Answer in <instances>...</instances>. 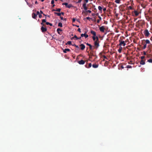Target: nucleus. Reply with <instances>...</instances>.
I'll use <instances>...</instances> for the list:
<instances>
[{
  "mask_svg": "<svg viewBox=\"0 0 152 152\" xmlns=\"http://www.w3.org/2000/svg\"><path fill=\"white\" fill-rule=\"evenodd\" d=\"M99 38L96 36V40L94 42V46H93L94 48L96 49L98 48L99 46Z\"/></svg>",
  "mask_w": 152,
  "mask_h": 152,
  "instance_id": "nucleus-1",
  "label": "nucleus"
},
{
  "mask_svg": "<svg viewBox=\"0 0 152 152\" xmlns=\"http://www.w3.org/2000/svg\"><path fill=\"white\" fill-rule=\"evenodd\" d=\"M134 11L132 12V15L133 16H137L139 15V12L135 9H134Z\"/></svg>",
  "mask_w": 152,
  "mask_h": 152,
  "instance_id": "nucleus-2",
  "label": "nucleus"
},
{
  "mask_svg": "<svg viewBox=\"0 0 152 152\" xmlns=\"http://www.w3.org/2000/svg\"><path fill=\"white\" fill-rule=\"evenodd\" d=\"M46 22V24L47 25H50V26H52L53 25L52 23H50L48 22H46V19H44L42 20V22L41 23V24L43 26H45V25L44 24V23Z\"/></svg>",
  "mask_w": 152,
  "mask_h": 152,
  "instance_id": "nucleus-3",
  "label": "nucleus"
},
{
  "mask_svg": "<svg viewBox=\"0 0 152 152\" xmlns=\"http://www.w3.org/2000/svg\"><path fill=\"white\" fill-rule=\"evenodd\" d=\"M143 33L145 36L146 37H148L149 36L150 34L148 31V30L147 29H145L143 32Z\"/></svg>",
  "mask_w": 152,
  "mask_h": 152,
  "instance_id": "nucleus-4",
  "label": "nucleus"
},
{
  "mask_svg": "<svg viewBox=\"0 0 152 152\" xmlns=\"http://www.w3.org/2000/svg\"><path fill=\"white\" fill-rule=\"evenodd\" d=\"M62 5H65L66 7L69 8H70L72 7H73V6L71 4H68L67 3H63L62 4Z\"/></svg>",
  "mask_w": 152,
  "mask_h": 152,
  "instance_id": "nucleus-5",
  "label": "nucleus"
},
{
  "mask_svg": "<svg viewBox=\"0 0 152 152\" xmlns=\"http://www.w3.org/2000/svg\"><path fill=\"white\" fill-rule=\"evenodd\" d=\"M119 42H120V43L119 45H123V46H125L126 45V43H125V42L124 41H122L121 40H119Z\"/></svg>",
  "mask_w": 152,
  "mask_h": 152,
  "instance_id": "nucleus-6",
  "label": "nucleus"
},
{
  "mask_svg": "<svg viewBox=\"0 0 152 152\" xmlns=\"http://www.w3.org/2000/svg\"><path fill=\"white\" fill-rule=\"evenodd\" d=\"M105 29V28H104V26H102L99 27V30L101 32H104Z\"/></svg>",
  "mask_w": 152,
  "mask_h": 152,
  "instance_id": "nucleus-7",
  "label": "nucleus"
},
{
  "mask_svg": "<svg viewBox=\"0 0 152 152\" xmlns=\"http://www.w3.org/2000/svg\"><path fill=\"white\" fill-rule=\"evenodd\" d=\"M41 29L43 32L46 31L47 30V29L46 28L44 27L43 26H42L41 27Z\"/></svg>",
  "mask_w": 152,
  "mask_h": 152,
  "instance_id": "nucleus-8",
  "label": "nucleus"
},
{
  "mask_svg": "<svg viewBox=\"0 0 152 152\" xmlns=\"http://www.w3.org/2000/svg\"><path fill=\"white\" fill-rule=\"evenodd\" d=\"M80 46L81 47L80 49L82 50H83L85 48V46L83 44H81Z\"/></svg>",
  "mask_w": 152,
  "mask_h": 152,
  "instance_id": "nucleus-9",
  "label": "nucleus"
},
{
  "mask_svg": "<svg viewBox=\"0 0 152 152\" xmlns=\"http://www.w3.org/2000/svg\"><path fill=\"white\" fill-rule=\"evenodd\" d=\"M81 36L82 37H84L86 38H87L88 37V35L86 34V33H85V34H81Z\"/></svg>",
  "mask_w": 152,
  "mask_h": 152,
  "instance_id": "nucleus-10",
  "label": "nucleus"
},
{
  "mask_svg": "<svg viewBox=\"0 0 152 152\" xmlns=\"http://www.w3.org/2000/svg\"><path fill=\"white\" fill-rule=\"evenodd\" d=\"M78 63L80 64H83L85 63V61L83 60H81L78 61Z\"/></svg>",
  "mask_w": 152,
  "mask_h": 152,
  "instance_id": "nucleus-11",
  "label": "nucleus"
},
{
  "mask_svg": "<svg viewBox=\"0 0 152 152\" xmlns=\"http://www.w3.org/2000/svg\"><path fill=\"white\" fill-rule=\"evenodd\" d=\"M127 10H134V7L132 6L127 7Z\"/></svg>",
  "mask_w": 152,
  "mask_h": 152,
  "instance_id": "nucleus-12",
  "label": "nucleus"
},
{
  "mask_svg": "<svg viewBox=\"0 0 152 152\" xmlns=\"http://www.w3.org/2000/svg\"><path fill=\"white\" fill-rule=\"evenodd\" d=\"M83 7L84 9L85 10H87V7L86 6V3H84L83 5Z\"/></svg>",
  "mask_w": 152,
  "mask_h": 152,
  "instance_id": "nucleus-13",
  "label": "nucleus"
},
{
  "mask_svg": "<svg viewBox=\"0 0 152 152\" xmlns=\"http://www.w3.org/2000/svg\"><path fill=\"white\" fill-rule=\"evenodd\" d=\"M140 64L141 65H144L145 64V60H141L140 62Z\"/></svg>",
  "mask_w": 152,
  "mask_h": 152,
  "instance_id": "nucleus-14",
  "label": "nucleus"
},
{
  "mask_svg": "<svg viewBox=\"0 0 152 152\" xmlns=\"http://www.w3.org/2000/svg\"><path fill=\"white\" fill-rule=\"evenodd\" d=\"M99 64H93L92 65V66L94 68H96L98 67Z\"/></svg>",
  "mask_w": 152,
  "mask_h": 152,
  "instance_id": "nucleus-15",
  "label": "nucleus"
},
{
  "mask_svg": "<svg viewBox=\"0 0 152 152\" xmlns=\"http://www.w3.org/2000/svg\"><path fill=\"white\" fill-rule=\"evenodd\" d=\"M91 33L94 36H96V33L94 31L91 30Z\"/></svg>",
  "mask_w": 152,
  "mask_h": 152,
  "instance_id": "nucleus-16",
  "label": "nucleus"
},
{
  "mask_svg": "<svg viewBox=\"0 0 152 152\" xmlns=\"http://www.w3.org/2000/svg\"><path fill=\"white\" fill-rule=\"evenodd\" d=\"M37 16V15H36L34 13H33L32 14V17L34 19H36Z\"/></svg>",
  "mask_w": 152,
  "mask_h": 152,
  "instance_id": "nucleus-17",
  "label": "nucleus"
},
{
  "mask_svg": "<svg viewBox=\"0 0 152 152\" xmlns=\"http://www.w3.org/2000/svg\"><path fill=\"white\" fill-rule=\"evenodd\" d=\"M70 51V50L69 49H65L63 50V52L65 53H66L67 52H69Z\"/></svg>",
  "mask_w": 152,
  "mask_h": 152,
  "instance_id": "nucleus-18",
  "label": "nucleus"
},
{
  "mask_svg": "<svg viewBox=\"0 0 152 152\" xmlns=\"http://www.w3.org/2000/svg\"><path fill=\"white\" fill-rule=\"evenodd\" d=\"M98 17L99 18V19L97 20V23H99L100 21L102 20V19L101 17L99 15L98 16Z\"/></svg>",
  "mask_w": 152,
  "mask_h": 152,
  "instance_id": "nucleus-19",
  "label": "nucleus"
},
{
  "mask_svg": "<svg viewBox=\"0 0 152 152\" xmlns=\"http://www.w3.org/2000/svg\"><path fill=\"white\" fill-rule=\"evenodd\" d=\"M62 31V30L60 28H58L57 30V31L58 32V33L59 34H61L60 33V31L61 32Z\"/></svg>",
  "mask_w": 152,
  "mask_h": 152,
  "instance_id": "nucleus-20",
  "label": "nucleus"
},
{
  "mask_svg": "<svg viewBox=\"0 0 152 152\" xmlns=\"http://www.w3.org/2000/svg\"><path fill=\"white\" fill-rule=\"evenodd\" d=\"M122 49V47H121L120 46L119 47V49L118 50V51L119 53H121Z\"/></svg>",
  "mask_w": 152,
  "mask_h": 152,
  "instance_id": "nucleus-21",
  "label": "nucleus"
},
{
  "mask_svg": "<svg viewBox=\"0 0 152 152\" xmlns=\"http://www.w3.org/2000/svg\"><path fill=\"white\" fill-rule=\"evenodd\" d=\"M91 66H92L91 63H90L89 64L88 66H87L86 65H85V66L86 68H90V67H91Z\"/></svg>",
  "mask_w": 152,
  "mask_h": 152,
  "instance_id": "nucleus-22",
  "label": "nucleus"
},
{
  "mask_svg": "<svg viewBox=\"0 0 152 152\" xmlns=\"http://www.w3.org/2000/svg\"><path fill=\"white\" fill-rule=\"evenodd\" d=\"M58 26L60 27H62L63 26L62 23L61 22L59 23H58Z\"/></svg>",
  "mask_w": 152,
  "mask_h": 152,
  "instance_id": "nucleus-23",
  "label": "nucleus"
},
{
  "mask_svg": "<svg viewBox=\"0 0 152 152\" xmlns=\"http://www.w3.org/2000/svg\"><path fill=\"white\" fill-rule=\"evenodd\" d=\"M54 14L56 15H57L58 16H60L61 15L60 13L55 12Z\"/></svg>",
  "mask_w": 152,
  "mask_h": 152,
  "instance_id": "nucleus-24",
  "label": "nucleus"
},
{
  "mask_svg": "<svg viewBox=\"0 0 152 152\" xmlns=\"http://www.w3.org/2000/svg\"><path fill=\"white\" fill-rule=\"evenodd\" d=\"M75 38V39L77 40V37L76 36V35H75L74 37H72V38H71V39H74Z\"/></svg>",
  "mask_w": 152,
  "mask_h": 152,
  "instance_id": "nucleus-25",
  "label": "nucleus"
},
{
  "mask_svg": "<svg viewBox=\"0 0 152 152\" xmlns=\"http://www.w3.org/2000/svg\"><path fill=\"white\" fill-rule=\"evenodd\" d=\"M89 47L90 49L91 50H93L94 49V48L93 46H92L91 45L89 46Z\"/></svg>",
  "mask_w": 152,
  "mask_h": 152,
  "instance_id": "nucleus-26",
  "label": "nucleus"
},
{
  "mask_svg": "<svg viewBox=\"0 0 152 152\" xmlns=\"http://www.w3.org/2000/svg\"><path fill=\"white\" fill-rule=\"evenodd\" d=\"M56 11H57L58 12H60L61 10V9L60 8H56L55 10Z\"/></svg>",
  "mask_w": 152,
  "mask_h": 152,
  "instance_id": "nucleus-27",
  "label": "nucleus"
},
{
  "mask_svg": "<svg viewBox=\"0 0 152 152\" xmlns=\"http://www.w3.org/2000/svg\"><path fill=\"white\" fill-rule=\"evenodd\" d=\"M115 2L117 4H119L120 3V0H115Z\"/></svg>",
  "mask_w": 152,
  "mask_h": 152,
  "instance_id": "nucleus-28",
  "label": "nucleus"
},
{
  "mask_svg": "<svg viewBox=\"0 0 152 152\" xmlns=\"http://www.w3.org/2000/svg\"><path fill=\"white\" fill-rule=\"evenodd\" d=\"M145 42H146V44H149V43H150V41L149 40L146 39L145 40Z\"/></svg>",
  "mask_w": 152,
  "mask_h": 152,
  "instance_id": "nucleus-29",
  "label": "nucleus"
},
{
  "mask_svg": "<svg viewBox=\"0 0 152 152\" xmlns=\"http://www.w3.org/2000/svg\"><path fill=\"white\" fill-rule=\"evenodd\" d=\"M98 9L101 12H102V8L100 6H99L98 7Z\"/></svg>",
  "mask_w": 152,
  "mask_h": 152,
  "instance_id": "nucleus-30",
  "label": "nucleus"
},
{
  "mask_svg": "<svg viewBox=\"0 0 152 152\" xmlns=\"http://www.w3.org/2000/svg\"><path fill=\"white\" fill-rule=\"evenodd\" d=\"M66 44H68V45H71L72 44V42L71 41H68L67 43Z\"/></svg>",
  "mask_w": 152,
  "mask_h": 152,
  "instance_id": "nucleus-31",
  "label": "nucleus"
},
{
  "mask_svg": "<svg viewBox=\"0 0 152 152\" xmlns=\"http://www.w3.org/2000/svg\"><path fill=\"white\" fill-rule=\"evenodd\" d=\"M149 63H152V59L150 58L147 61Z\"/></svg>",
  "mask_w": 152,
  "mask_h": 152,
  "instance_id": "nucleus-32",
  "label": "nucleus"
},
{
  "mask_svg": "<svg viewBox=\"0 0 152 152\" xmlns=\"http://www.w3.org/2000/svg\"><path fill=\"white\" fill-rule=\"evenodd\" d=\"M146 47H147V45H146V44H145L144 45L142 48H143V49H144L146 48Z\"/></svg>",
  "mask_w": 152,
  "mask_h": 152,
  "instance_id": "nucleus-33",
  "label": "nucleus"
},
{
  "mask_svg": "<svg viewBox=\"0 0 152 152\" xmlns=\"http://www.w3.org/2000/svg\"><path fill=\"white\" fill-rule=\"evenodd\" d=\"M94 36L92 38L93 39V40L95 41H96V37Z\"/></svg>",
  "mask_w": 152,
  "mask_h": 152,
  "instance_id": "nucleus-34",
  "label": "nucleus"
},
{
  "mask_svg": "<svg viewBox=\"0 0 152 152\" xmlns=\"http://www.w3.org/2000/svg\"><path fill=\"white\" fill-rule=\"evenodd\" d=\"M86 18L87 19V20H91L92 19V18H90V17H86Z\"/></svg>",
  "mask_w": 152,
  "mask_h": 152,
  "instance_id": "nucleus-35",
  "label": "nucleus"
},
{
  "mask_svg": "<svg viewBox=\"0 0 152 152\" xmlns=\"http://www.w3.org/2000/svg\"><path fill=\"white\" fill-rule=\"evenodd\" d=\"M127 67L128 68H130L132 67V66L130 65H128L127 66Z\"/></svg>",
  "mask_w": 152,
  "mask_h": 152,
  "instance_id": "nucleus-36",
  "label": "nucleus"
},
{
  "mask_svg": "<svg viewBox=\"0 0 152 152\" xmlns=\"http://www.w3.org/2000/svg\"><path fill=\"white\" fill-rule=\"evenodd\" d=\"M145 58V56H142L141 57V58L142 60H143Z\"/></svg>",
  "mask_w": 152,
  "mask_h": 152,
  "instance_id": "nucleus-37",
  "label": "nucleus"
},
{
  "mask_svg": "<svg viewBox=\"0 0 152 152\" xmlns=\"http://www.w3.org/2000/svg\"><path fill=\"white\" fill-rule=\"evenodd\" d=\"M54 0H52L51 1V4H53L54 3Z\"/></svg>",
  "mask_w": 152,
  "mask_h": 152,
  "instance_id": "nucleus-38",
  "label": "nucleus"
},
{
  "mask_svg": "<svg viewBox=\"0 0 152 152\" xmlns=\"http://www.w3.org/2000/svg\"><path fill=\"white\" fill-rule=\"evenodd\" d=\"M103 58H105V59H107V60L108 59H107V57H106V56H105V55H104V56H103Z\"/></svg>",
  "mask_w": 152,
  "mask_h": 152,
  "instance_id": "nucleus-39",
  "label": "nucleus"
},
{
  "mask_svg": "<svg viewBox=\"0 0 152 152\" xmlns=\"http://www.w3.org/2000/svg\"><path fill=\"white\" fill-rule=\"evenodd\" d=\"M75 18H72V22H74L75 21Z\"/></svg>",
  "mask_w": 152,
  "mask_h": 152,
  "instance_id": "nucleus-40",
  "label": "nucleus"
},
{
  "mask_svg": "<svg viewBox=\"0 0 152 152\" xmlns=\"http://www.w3.org/2000/svg\"><path fill=\"white\" fill-rule=\"evenodd\" d=\"M86 11V12H88L89 13H91V11L90 10H87Z\"/></svg>",
  "mask_w": 152,
  "mask_h": 152,
  "instance_id": "nucleus-41",
  "label": "nucleus"
},
{
  "mask_svg": "<svg viewBox=\"0 0 152 152\" xmlns=\"http://www.w3.org/2000/svg\"><path fill=\"white\" fill-rule=\"evenodd\" d=\"M77 31H78L80 33L81 32V30L80 28H78Z\"/></svg>",
  "mask_w": 152,
  "mask_h": 152,
  "instance_id": "nucleus-42",
  "label": "nucleus"
},
{
  "mask_svg": "<svg viewBox=\"0 0 152 152\" xmlns=\"http://www.w3.org/2000/svg\"><path fill=\"white\" fill-rule=\"evenodd\" d=\"M103 10L104 12H105L106 10V8H104L103 9Z\"/></svg>",
  "mask_w": 152,
  "mask_h": 152,
  "instance_id": "nucleus-43",
  "label": "nucleus"
},
{
  "mask_svg": "<svg viewBox=\"0 0 152 152\" xmlns=\"http://www.w3.org/2000/svg\"><path fill=\"white\" fill-rule=\"evenodd\" d=\"M39 18H41L42 17V15L41 14H39Z\"/></svg>",
  "mask_w": 152,
  "mask_h": 152,
  "instance_id": "nucleus-44",
  "label": "nucleus"
},
{
  "mask_svg": "<svg viewBox=\"0 0 152 152\" xmlns=\"http://www.w3.org/2000/svg\"><path fill=\"white\" fill-rule=\"evenodd\" d=\"M143 54L144 55H146V52L145 51H143Z\"/></svg>",
  "mask_w": 152,
  "mask_h": 152,
  "instance_id": "nucleus-45",
  "label": "nucleus"
},
{
  "mask_svg": "<svg viewBox=\"0 0 152 152\" xmlns=\"http://www.w3.org/2000/svg\"><path fill=\"white\" fill-rule=\"evenodd\" d=\"M81 37H82L81 36V37H77V39H81Z\"/></svg>",
  "mask_w": 152,
  "mask_h": 152,
  "instance_id": "nucleus-46",
  "label": "nucleus"
},
{
  "mask_svg": "<svg viewBox=\"0 0 152 152\" xmlns=\"http://www.w3.org/2000/svg\"><path fill=\"white\" fill-rule=\"evenodd\" d=\"M37 14L36 15H39V11H37Z\"/></svg>",
  "mask_w": 152,
  "mask_h": 152,
  "instance_id": "nucleus-47",
  "label": "nucleus"
},
{
  "mask_svg": "<svg viewBox=\"0 0 152 152\" xmlns=\"http://www.w3.org/2000/svg\"><path fill=\"white\" fill-rule=\"evenodd\" d=\"M40 13L41 14H43H43H44L43 13V12L41 11V10H40Z\"/></svg>",
  "mask_w": 152,
  "mask_h": 152,
  "instance_id": "nucleus-48",
  "label": "nucleus"
},
{
  "mask_svg": "<svg viewBox=\"0 0 152 152\" xmlns=\"http://www.w3.org/2000/svg\"><path fill=\"white\" fill-rule=\"evenodd\" d=\"M43 15H44V16H47L48 17H50L49 15H46L45 14H43Z\"/></svg>",
  "mask_w": 152,
  "mask_h": 152,
  "instance_id": "nucleus-49",
  "label": "nucleus"
},
{
  "mask_svg": "<svg viewBox=\"0 0 152 152\" xmlns=\"http://www.w3.org/2000/svg\"><path fill=\"white\" fill-rule=\"evenodd\" d=\"M92 52H93V51L92 50L90 52V53L91 54V55L92 56H93V53H92Z\"/></svg>",
  "mask_w": 152,
  "mask_h": 152,
  "instance_id": "nucleus-50",
  "label": "nucleus"
},
{
  "mask_svg": "<svg viewBox=\"0 0 152 152\" xmlns=\"http://www.w3.org/2000/svg\"><path fill=\"white\" fill-rule=\"evenodd\" d=\"M61 14H62L63 15H64V12H61Z\"/></svg>",
  "mask_w": 152,
  "mask_h": 152,
  "instance_id": "nucleus-51",
  "label": "nucleus"
},
{
  "mask_svg": "<svg viewBox=\"0 0 152 152\" xmlns=\"http://www.w3.org/2000/svg\"><path fill=\"white\" fill-rule=\"evenodd\" d=\"M91 20L93 21H94V22H95L96 21V20L95 19H92Z\"/></svg>",
  "mask_w": 152,
  "mask_h": 152,
  "instance_id": "nucleus-52",
  "label": "nucleus"
},
{
  "mask_svg": "<svg viewBox=\"0 0 152 152\" xmlns=\"http://www.w3.org/2000/svg\"><path fill=\"white\" fill-rule=\"evenodd\" d=\"M60 18L61 20H64V18L63 17H60Z\"/></svg>",
  "mask_w": 152,
  "mask_h": 152,
  "instance_id": "nucleus-53",
  "label": "nucleus"
},
{
  "mask_svg": "<svg viewBox=\"0 0 152 152\" xmlns=\"http://www.w3.org/2000/svg\"><path fill=\"white\" fill-rule=\"evenodd\" d=\"M86 45H87L88 46H89L90 45H91V44H89V43H86Z\"/></svg>",
  "mask_w": 152,
  "mask_h": 152,
  "instance_id": "nucleus-54",
  "label": "nucleus"
},
{
  "mask_svg": "<svg viewBox=\"0 0 152 152\" xmlns=\"http://www.w3.org/2000/svg\"><path fill=\"white\" fill-rule=\"evenodd\" d=\"M84 1H86V2L87 3H88V0H84Z\"/></svg>",
  "mask_w": 152,
  "mask_h": 152,
  "instance_id": "nucleus-55",
  "label": "nucleus"
},
{
  "mask_svg": "<svg viewBox=\"0 0 152 152\" xmlns=\"http://www.w3.org/2000/svg\"><path fill=\"white\" fill-rule=\"evenodd\" d=\"M95 15H96V14H95V13L92 14V15L93 16H94Z\"/></svg>",
  "mask_w": 152,
  "mask_h": 152,
  "instance_id": "nucleus-56",
  "label": "nucleus"
},
{
  "mask_svg": "<svg viewBox=\"0 0 152 152\" xmlns=\"http://www.w3.org/2000/svg\"><path fill=\"white\" fill-rule=\"evenodd\" d=\"M75 47L76 48H79V47H78V46H77V45H75Z\"/></svg>",
  "mask_w": 152,
  "mask_h": 152,
  "instance_id": "nucleus-57",
  "label": "nucleus"
},
{
  "mask_svg": "<svg viewBox=\"0 0 152 152\" xmlns=\"http://www.w3.org/2000/svg\"><path fill=\"white\" fill-rule=\"evenodd\" d=\"M73 25V26H76V27H79V26H77V25Z\"/></svg>",
  "mask_w": 152,
  "mask_h": 152,
  "instance_id": "nucleus-58",
  "label": "nucleus"
},
{
  "mask_svg": "<svg viewBox=\"0 0 152 152\" xmlns=\"http://www.w3.org/2000/svg\"><path fill=\"white\" fill-rule=\"evenodd\" d=\"M81 1V0H79L78 1V3H80V2Z\"/></svg>",
  "mask_w": 152,
  "mask_h": 152,
  "instance_id": "nucleus-59",
  "label": "nucleus"
},
{
  "mask_svg": "<svg viewBox=\"0 0 152 152\" xmlns=\"http://www.w3.org/2000/svg\"><path fill=\"white\" fill-rule=\"evenodd\" d=\"M35 4H37V1H36L35 2Z\"/></svg>",
  "mask_w": 152,
  "mask_h": 152,
  "instance_id": "nucleus-60",
  "label": "nucleus"
},
{
  "mask_svg": "<svg viewBox=\"0 0 152 152\" xmlns=\"http://www.w3.org/2000/svg\"><path fill=\"white\" fill-rule=\"evenodd\" d=\"M66 18H64V20L66 21Z\"/></svg>",
  "mask_w": 152,
  "mask_h": 152,
  "instance_id": "nucleus-61",
  "label": "nucleus"
},
{
  "mask_svg": "<svg viewBox=\"0 0 152 152\" xmlns=\"http://www.w3.org/2000/svg\"><path fill=\"white\" fill-rule=\"evenodd\" d=\"M45 1V0H41V1H42V2H43V1Z\"/></svg>",
  "mask_w": 152,
  "mask_h": 152,
  "instance_id": "nucleus-62",
  "label": "nucleus"
},
{
  "mask_svg": "<svg viewBox=\"0 0 152 152\" xmlns=\"http://www.w3.org/2000/svg\"><path fill=\"white\" fill-rule=\"evenodd\" d=\"M53 11H56L55 10V9H53Z\"/></svg>",
  "mask_w": 152,
  "mask_h": 152,
  "instance_id": "nucleus-63",
  "label": "nucleus"
},
{
  "mask_svg": "<svg viewBox=\"0 0 152 152\" xmlns=\"http://www.w3.org/2000/svg\"><path fill=\"white\" fill-rule=\"evenodd\" d=\"M96 15H98V13H97V14H96Z\"/></svg>",
  "mask_w": 152,
  "mask_h": 152,
  "instance_id": "nucleus-64",
  "label": "nucleus"
}]
</instances>
